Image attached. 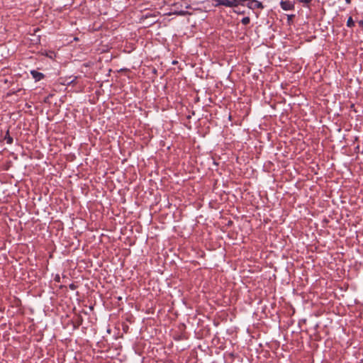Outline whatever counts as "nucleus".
I'll return each mask as SVG.
<instances>
[{
    "instance_id": "obj_1",
    "label": "nucleus",
    "mask_w": 363,
    "mask_h": 363,
    "mask_svg": "<svg viewBox=\"0 0 363 363\" xmlns=\"http://www.w3.org/2000/svg\"><path fill=\"white\" fill-rule=\"evenodd\" d=\"M247 1V6L251 9H262L263 5L257 0H242V2Z\"/></svg>"
},
{
    "instance_id": "obj_2",
    "label": "nucleus",
    "mask_w": 363,
    "mask_h": 363,
    "mask_svg": "<svg viewBox=\"0 0 363 363\" xmlns=\"http://www.w3.org/2000/svg\"><path fill=\"white\" fill-rule=\"evenodd\" d=\"M221 5L228 6V7H235L237 6L239 4H242V0H222L220 3Z\"/></svg>"
},
{
    "instance_id": "obj_3",
    "label": "nucleus",
    "mask_w": 363,
    "mask_h": 363,
    "mask_svg": "<svg viewBox=\"0 0 363 363\" xmlns=\"http://www.w3.org/2000/svg\"><path fill=\"white\" fill-rule=\"evenodd\" d=\"M280 5L284 11H291L294 9V5L289 1H281Z\"/></svg>"
},
{
    "instance_id": "obj_4",
    "label": "nucleus",
    "mask_w": 363,
    "mask_h": 363,
    "mask_svg": "<svg viewBox=\"0 0 363 363\" xmlns=\"http://www.w3.org/2000/svg\"><path fill=\"white\" fill-rule=\"evenodd\" d=\"M30 74L36 82L41 80L44 77V74L43 73L39 72L36 70H31Z\"/></svg>"
},
{
    "instance_id": "obj_5",
    "label": "nucleus",
    "mask_w": 363,
    "mask_h": 363,
    "mask_svg": "<svg viewBox=\"0 0 363 363\" xmlns=\"http://www.w3.org/2000/svg\"><path fill=\"white\" fill-rule=\"evenodd\" d=\"M4 140H6V143L8 144H11L13 143V138L9 135V131L7 130L6 134L4 137Z\"/></svg>"
},
{
    "instance_id": "obj_6",
    "label": "nucleus",
    "mask_w": 363,
    "mask_h": 363,
    "mask_svg": "<svg viewBox=\"0 0 363 363\" xmlns=\"http://www.w3.org/2000/svg\"><path fill=\"white\" fill-rule=\"evenodd\" d=\"M347 26L349 28H352L353 26H354V22L351 16L349 17V18L347 19Z\"/></svg>"
},
{
    "instance_id": "obj_7",
    "label": "nucleus",
    "mask_w": 363,
    "mask_h": 363,
    "mask_svg": "<svg viewBox=\"0 0 363 363\" xmlns=\"http://www.w3.org/2000/svg\"><path fill=\"white\" fill-rule=\"evenodd\" d=\"M250 18H249V17H244V18L242 19V21H241V22H242V23L243 25H247V24H249V23H250Z\"/></svg>"
},
{
    "instance_id": "obj_8",
    "label": "nucleus",
    "mask_w": 363,
    "mask_h": 363,
    "mask_svg": "<svg viewBox=\"0 0 363 363\" xmlns=\"http://www.w3.org/2000/svg\"><path fill=\"white\" fill-rule=\"evenodd\" d=\"M298 1L301 2V3H303V4H308L310 3L312 0H297Z\"/></svg>"
},
{
    "instance_id": "obj_9",
    "label": "nucleus",
    "mask_w": 363,
    "mask_h": 363,
    "mask_svg": "<svg viewBox=\"0 0 363 363\" xmlns=\"http://www.w3.org/2000/svg\"><path fill=\"white\" fill-rule=\"evenodd\" d=\"M55 280L57 282H60V276L59 275H57L55 278Z\"/></svg>"
},
{
    "instance_id": "obj_10",
    "label": "nucleus",
    "mask_w": 363,
    "mask_h": 363,
    "mask_svg": "<svg viewBox=\"0 0 363 363\" xmlns=\"http://www.w3.org/2000/svg\"><path fill=\"white\" fill-rule=\"evenodd\" d=\"M69 288H70L71 289L74 290V289H75L76 286H75V285H74V284H71L69 285Z\"/></svg>"
},
{
    "instance_id": "obj_11",
    "label": "nucleus",
    "mask_w": 363,
    "mask_h": 363,
    "mask_svg": "<svg viewBox=\"0 0 363 363\" xmlns=\"http://www.w3.org/2000/svg\"><path fill=\"white\" fill-rule=\"evenodd\" d=\"M359 25L363 28V19L359 21Z\"/></svg>"
},
{
    "instance_id": "obj_12",
    "label": "nucleus",
    "mask_w": 363,
    "mask_h": 363,
    "mask_svg": "<svg viewBox=\"0 0 363 363\" xmlns=\"http://www.w3.org/2000/svg\"><path fill=\"white\" fill-rule=\"evenodd\" d=\"M346 3L347 4H350L351 3V0H345Z\"/></svg>"
}]
</instances>
